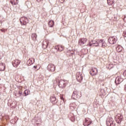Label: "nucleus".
<instances>
[{"label":"nucleus","mask_w":126,"mask_h":126,"mask_svg":"<svg viewBox=\"0 0 126 126\" xmlns=\"http://www.w3.org/2000/svg\"><path fill=\"white\" fill-rule=\"evenodd\" d=\"M32 38H34V39L36 40L37 39V35H36L35 33H33L32 35Z\"/></svg>","instance_id":"26"},{"label":"nucleus","mask_w":126,"mask_h":126,"mask_svg":"<svg viewBox=\"0 0 126 126\" xmlns=\"http://www.w3.org/2000/svg\"><path fill=\"white\" fill-rule=\"evenodd\" d=\"M37 0V1H38V2H39V1H41V0Z\"/></svg>","instance_id":"35"},{"label":"nucleus","mask_w":126,"mask_h":126,"mask_svg":"<svg viewBox=\"0 0 126 126\" xmlns=\"http://www.w3.org/2000/svg\"><path fill=\"white\" fill-rule=\"evenodd\" d=\"M40 69V67H39L37 69V70H38V69Z\"/></svg>","instance_id":"40"},{"label":"nucleus","mask_w":126,"mask_h":126,"mask_svg":"<svg viewBox=\"0 0 126 126\" xmlns=\"http://www.w3.org/2000/svg\"><path fill=\"white\" fill-rule=\"evenodd\" d=\"M33 67L34 68H37V66H34Z\"/></svg>","instance_id":"37"},{"label":"nucleus","mask_w":126,"mask_h":126,"mask_svg":"<svg viewBox=\"0 0 126 126\" xmlns=\"http://www.w3.org/2000/svg\"><path fill=\"white\" fill-rule=\"evenodd\" d=\"M92 122H91V120L89 118H86L85 119V122L83 123V125L84 126H90V125H91V123Z\"/></svg>","instance_id":"11"},{"label":"nucleus","mask_w":126,"mask_h":126,"mask_svg":"<svg viewBox=\"0 0 126 126\" xmlns=\"http://www.w3.org/2000/svg\"><path fill=\"white\" fill-rule=\"evenodd\" d=\"M4 70H5V64L0 63V71H4Z\"/></svg>","instance_id":"16"},{"label":"nucleus","mask_w":126,"mask_h":126,"mask_svg":"<svg viewBox=\"0 0 126 126\" xmlns=\"http://www.w3.org/2000/svg\"><path fill=\"white\" fill-rule=\"evenodd\" d=\"M42 46L43 48H47L48 46H49V41H43Z\"/></svg>","instance_id":"20"},{"label":"nucleus","mask_w":126,"mask_h":126,"mask_svg":"<svg viewBox=\"0 0 126 126\" xmlns=\"http://www.w3.org/2000/svg\"><path fill=\"white\" fill-rule=\"evenodd\" d=\"M11 3L12 5H16L18 4V0H11Z\"/></svg>","instance_id":"21"},{"label":"nucleus","mask_w":126,"mask_h":126,"mask_svg":"<svg viewBox=\"0 0 126 126\" xmlns=\"http://www.w3.org/2000/svg\"><path fill=\"white\" fill-rule=\"evenodd\" d=\"M76 78L77 81H79V82H81L83 79V75H82V73L80 72H77L76 75Z\"/></svg>","instance_id":"4"},{"label":"nucleus","mask_w":126,"mask_h":126,"mask_svg":"<svg viewBox=\"0 0 126 126\" xmlns=\"http://www.w3.org/2000/svg\"><path fill=\"white\" fill-rule=\"evenodd\" d=\"M65 83H66L64 80H61L59 81V87H60L61 88H63V87L66 86V84Z\"/></svg>","instance_id":"12"},{"label":"nucleus","mask_w":126,"mask_h":126,"mask_svg":"<svg viewBox=\"0 0 126 126\" xmlns=\"http://www.w3.org/2000/svg\"><path fill=\"white\" fill-rule=\"evenodd\" d=\"M61 100H63V101H64V99H63V97H61Z\"/></svg>","instance_id":"33"},{"label":"nucleus","mask_w":126,"mask_h":126,"mask_svg":"<svg viewBox=\"0 0 126 126\" xmlns=\"http://www.w3.org/2000/svg\"><path fill=\"white\" fill-rule=\"evenodd\" d=\"M55 25V22L54 21L51 20L48 22V25L50 27H54V25Z\"/></svg>","instance_id":"19"},{"label":"nucleus","mask_w":126,"mask_h":126,"mask_svg":"<svg viewBox=\"0 0 126 126\" xmlns=\"http://www.w3.org/2000/svg\"><path fill=\"white\" fill-rule=\"evenodd\" d=\"M108 41L109 44L113 45L118 41V38L116 36H110L109 37Z\"/></svg>","instance_id":"3"},{"label":"nucleus","mask_w":126,"mask_h":126,"mask_svg":"<svg viewBox=\"0 0 126 126\" xmlns=\"http://www.w3.org/2000/svg\"><path fill=\"white\" fill-rule=\"evenodd\" d=\"M50 100L52 103H53V102H56V95H53L51 96L50 97Z\"/></svg>","instance_id":"23"},{"label":"nucleus","mask_w":126,"mask_h":126,"mask_svg":"<svg viewBox=\"0 0 126 126\" xmlns=\"http://www.w3.org/2000/svg\"><path fill=\"white\" fill-rule=\"evenodd\" d=\"M102 48H105L107 46V43L104 41V40L103 39H100V42H99V46H101Z\"/></svg>","instance_id":"14"},{"label":"nucleus","mask_w":126,"mask_h":126,"mask_svg":"<svg viewBox=\"0 0 126 126\" xmlns=\"http://www.w3.org/2000/svg\"><path fill=\"white\" fill-rule=\"evenodd\" d=\"M123 75L124 76H125V77H126V70H125L124 73H123Z\"/></svg>","instance_id":"28"},{"label":"nucleus","mask_w":126,"mask_h":126,"mask_svg":"<svg viewBox=\"0 0 126 126\" xmlns=\"http://www.w3.org/2000/svg\"><path fill=\"white\" fill-rule=\"evenodd\" d=\"M123 81V79L121 78L120 77H118L115 79V82L117 83V84H120L121 82Z\"/></svg>","instance_id":"17"},{"label":"nucleus","mask_w":126,"mask_h":126,"mask_svg":"<svg viewBox=\"0 0 126 126\" xmlns=\"http://www.w3.org/2000/svg\"><path fill=\"white\" fill-rule=\"evenodd\" d=\"M21 62L19 60L16 59L12 62V65L14 67H17L18 65L20 64Z\"/></svg>","instance_id":"10"},{"label":"nucleus","mask_w":126,"mask_h":126,"mask_svg":"<svg viewBox=\"0 0 126 126\" xmlns=\"http://www.w3.org/2000/svg\"><path fill=\"white\" fill-rule=\"evenodd\" d=\"M56 82H58V80L57 79H56Z\"/></svg>","instance_id":"39"},{"label":"nucleus","mask_w":126,"mask_h":126,"mask_svg":"<svg viewBox=\"0 0 126 126\" xmlns=\"http://www.w3.org/2000/svg\"><path fill=\"white\" fill-rule=\"evenodd\" d=\"M115 3V0H107L108 5H112Z\"/></svg>","instance_id":"22"},{"label":"nucleus","mask_w":126,"mask_h":126,"mask_svg":"<svg viewBox=\"0 0 126 126\" xmlns=\"http://www.w3.org/2000/svg\"><path fill=\"white\" fill-rule=\"evenodd\" d=\"M19 89H20L21 90V89H22V87H20Z\"/></svg>","instance_id":"38"},{"label":"nucleus","mask_w":126,"mask_h":126,"mask_svg":"<svg viewBox=\"0 0 126 126\" xmlns=\"http://www.w3.org/2000/svg\"><path fill=\"white\" fill-rule=\"evenodd\" d=\"M21 25H26L28 23V19L25 17H23L20 19Z\"/></svg>","instance_id":"5"},{"label":"nucleus","mask_w":126,"mask_h":126,"mask_svg":"<svg viewBox=\"0 0 126 126\" xmlns=\"http://www.w3.org/2000/svg\"><path fill=\"white\" fill-rule=\"evenodd\" d=\"M81 97V94L80 92H77V91H74L72 95V97L75 100H77Z\"/></svg>","instance_id":"2"},{"label":"nucleus","mask_w":126,"mask_h":126,"mask_svg":"<svg viewBox=\"0 0 126 126\" xmlns=\"http://www.w3.org/2000/svg\"><path fill=\"white\" fill-rule=\"evenodd\" d=\"M123 36L126 37V31H124L123 33Z\"/></svg>","instance_id":"27"},{"label":"nucleus","mask_w":126,"mask_h":126,"mask_svg":"<svg viewBox=\"0 0 126 126\" xmlns=\"http://www.w3.org/2000/svg\"><path fill=\"white\" fill-rule=\"evenodd\" d=\"M123 47H122L121 45H118L116 47V51L118 53H121L122 51H123Z\"/></svg>","instance_id":"18"},{"label":"nucleus","mask_w":126,"mask_h":126,"mask_svg":"<svg viewBox=\"0 0 126 126\" xmlns=\"http://www.w3.org/2000/svg\"><path fill=\"white\" fill-rule=\"evenodd\" d=\"M90 73L91 75H92L93 76H94L98 73V69H97L96 68H93L90 72Z\"/></svg>","instance_id":"9"},{"label":"nucleus","mask_w":126,"mask_h":126,"mask_svg":"<svg viewBox=\"0 0 126 126\" xmlns=\"http://www.w3.org/2000/svg\"><path fill=\"white\" fill-rule=\"evenodd\" d=\"M123 116L121 114H118L116 118V121L117 124H121L123 119Z\"/></svg>","instance_id":"7"},{"label":"nucleus","mask_w":126,"mask_h":126,"mask_svg":"<svg viewBox=\"0 0 126 126\" xmlns=\"http://www.w3.org/2000/svg\"><path fill=\"white\" fill-rule=\"evenodd\" d=\"M19 94L21 95L22 94V92L21 91H19Z\"/></svg>","instance_id":"30"},{"label":"nucleus","mask_w":126,"mask_h":126,"mask_svg":"<svg viewBox=\"0 0 126 126\" xmlns=\"http://www.w3.org/2000/svg\"><path fill=\"white\" fill-rule=\"evenodd\" d=\"M124 90H125V91H126V84L125 85Z\"/></svg>","instance_id":"31"},{"label":"nucleus","mask_w":126,"mask_h":126,"mask_svg":"<svg viewBox=\"0 0 126 126\" xmlns=\"http://www.w3.org/2000/svg\"><path fill=\"white\" fill-rule=\"evenodd\" d=\"M30 94V91L28 90H26L23 93L24 96H27L28 95H29Z\"/></svg>","instance_id":"24"},{"label":"nucleus","mask_w":126,"mask_h":126,"mask_svg":"<svg viewBox=\"0 0 126 126\" xmlns=\"http://www.w3.org/2000/svg\"><path fill=\"white\" fill-rule=\"evenodd\" d=\"M116 124H115V121L112 117H108L106 120V125L107 126H115Z\"/></svg>","instance_id":"1"},{"label":"nucleus","mask_w":126,"mask_h":126,"mask_svg":"<svg viewBox=\"0 0 126 126\" xmlns=\"http://www.w3.org/2000/svg\"><path fill=\"white\" fill-rule=\"evenodd\" d=\"M86 42H87V39L86 38H82L79 40L78 43L80 46H83V45L86 44Z\"/></svg>","instance_id":"8"},{"label":"nucleus","mask_w":126,"mask_h":126,"mask_svg":"<svg viewBox=\"0 0 126 126\" xmlns=\"http://www.w3.org/2000/svg\"><path fill=\"white\" fill-rule=\"evenodd\" d=\"M55 49L58 50L59 52H63V49H64V47L63 45H58L55 46Z\"/></svg>","instance_id":"13"},{"label":"nucleus","mask_w":126,"mask_h":126,"mask_svg":"<svg viewBox=\"0 0 126 126\" xmlns=\"http://www.w3.org/2000/svg\"><path fill=\"white\" fill-rule=\"evenodd\" d=\"M89 45H90V46L91 47V46H92V43H89Z\"/></svg>","instance_id":"36"},{"label":"nucleus","mask_w":126,"mask_h":126,"mask_svg":"<svg viewBox=\"0 0 126 126\" xmlns=\"http://www.w3.org/2000/svg\"><path fill=\"white\" fill-rule=\"evenodd\" d=\"M28 63L29 65H31L32 64H33V62H32V60H29L28 61Z\"/></svg>","instance_id":"25"},{"label":"nucleus","mask_w":126,"mask_h":126,"mask_svg":"<svg viewBox=\"0 0 126 126\" xmlns=\"http://www.w3.org/2000/svg\"><path fill=\"white\" fill-rule=\"evenodd\" d=\"M47 69L54 72L56 70V66L53 63H49L47 66Z\"/></svg>","instance_id":"6"},{"label":"nucleus","mask_w":126,"mask_h":126,"mask_svg":"<svg viewBox=\"0 0 126 126\" xmlns=\"http://www.w3.org/2000/svg\"><path fill=\"white\" fill-rule=\"evenodd\" d=\"M100 40H93L92 44L93 45H94L95 47H98L100 45Z\"/></svg>","instance_id":"15"},{"label":"nucleus","mask_w":126,"mask_h":126,"mask_svg":"<svg viewBox=\"0 0 126 126\" xmlns=\"http://www.w3.org/2000/svg\"><path fill=\"white\" fill-rule=\"evenodd\" d=\"M0 30V31H1V32H4V30L1 29Z\"/></svg>","instance_id":"34"},{"label":"nucleus","mask_w":126,"mask_h":126,"mask_svg":"<svg viewBox=\"0 0 126 126\" xmlns=\"http://www.w3.org/2000/svg\"><path fill=\"white\" fill-rule=\"evenodd\" d=\"M118 59H119V60L121 59V54H120V55H119V56H118Z\"/></svg>","instance_id":"32"},{"label":"nucleus","mask_w":126,"mask_h":126,"mask_svg":"<svg viewBox=\"0 0 126 126\" xmlns=\"http://www.w3.org/2000/svg\"><path fill=\"white\" fill-rule=\"evenodd\" d=\"M124 20L125 22H126V16H124Z\"/></svg>","instance_id":"29"}]
</instances>
